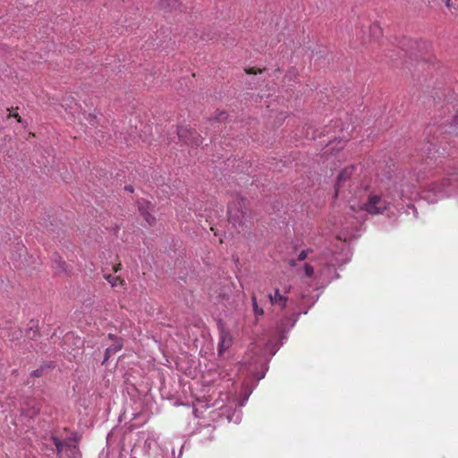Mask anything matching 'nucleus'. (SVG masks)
I'll use <instances>...</instances> for the list:
<instances>
[{
  "label": "nucleus",
  "mask_w": 458,
  "mask_h": 458,
  "mask_svg": "<svg viewBox=\"0 0 458 458\" xmlns=\"http://www.w3.org/2000/svg\"><path fill=\"white\" fill-rule=\"evenodd\" d=\"M355 169L354 165H350L340 172L335 186V197L348 200L353 211L364 210L371 215L383 213L389 208V203L377 194L370 193L363 203H356L353 199L360 191L352 178Z\"/></svg>",
  "instance_id": "f257e3e1"
},
{
  "label": "nucleus",
  "mask_w": 458,
  "mask_h": 458,
  "mask_svg": "<svg viewBox=\"0 0 458 458\" xmlns=\"http://www.w3.org/2000/svg\"><path fill=\"white\" fill-rule=\"evenodd\" d=\"M246 202L247 200L243 198H236L233 202L229 204V219L233 223V225H242L248 217V208Z\"/></svg>",
  "instance_id": "f03ea898"
},
{
  "label": "nucleus",
  "mask_w": 458,
  "mask_h": 458,
  "mask_svg": "<svg viewBox=\"0 0 458 458\" xmlns=\"http://www.w3.org/2000/svg\"><path fill=\"white\" fill-rule=\"evenodd\" d=\"M177 134L178 137L187 144L199 146L202 143V138L198 134V132L186 126L178 127Z\"/></svg>",
  "instance_id": "7ed1b4c3"
},
{
  "label": "nucleus",
  "mask_w": 458,
  "mask_h": 458,
  "mask_svg": "<svg viewBox=\"0 0 458 458\" xmlns=\"http://www.w3.org/2000/svg\"><path fill=\"white\" fill-rule=\"evenodd\" d=\"M42 407V401L38 398H27L21 404V412L29 417H36Z\"/></svg>",
  "instance_id": "20e7f679"
},
{
  "label": "nucleus",
  "mask_w": 458,
  "mask_h": 458,
  "mask_svg": "<svg viewBox=\"0 0 458 458\" xmlns=\"http://www.w3.org/2000/svg\"><path fill=\"white\" fill-rule=\"evenodd\" d=\"M233 343V338L231 332L226 329L223 325L220 326L219 343H218V354L222 355L228 350Z\"/></svg>",
  "instance_id": "39448f33"
},
{
  "label": "nucleus",
  "mask_w": 458,
  "mask_h": 458,
  "mask_svg": "<svg viewBox=\"0 0 458 458\" xmlns=\"http://www.w3.org/2000/svg\"><path fill=\"white\" fill-rule=\"evenodd\" d=\"M268 298L270 300L271 304H273V305L274 304H277L282 309L286 307V303H287L288 298L285 295H282L280 293L279 289H276L275 294H269Z\"/></svg>",
  "instance_id": "423d86ee"
},
{
  "label": "nucleus",
  "mask_w": 458,
  "mask_h": 458,
  "mask_svg": "<svg viewBox=\"0 0 458 458\" xmlns=\"http://www.w3.org/2000/svg\"><path fill=\"white\" fill-rule=\"evenodd\" d=\"M123 341L120 338L115 337L114 343L112 346H109L106 348L105 352V359L103 363H105L113 354L116 353L118 351H120L123 348Z\"/></svg>",
  "instance_id": "0eeeda50"
},
{
  "label": "nucleus",
  "mask_w": 458,
  "mask_h": 458,
  "mask_svg": "<svg viewBox=\"0 0 458 458\" xmlns=\"http://www.w3.org/2000/svg\"><path fill=\"white\" fill-rule=\"evenodd\" d=\"M105 279L114 287L117 285H123L124 280L120 276H114L111 275H105Z\"/></svg>",
  "instance_id": "6e6552de"
},
{
  "label": "nucleus",
  "mask_w": 458,
  "mask_h": 458,
  "mask_svg": "<svg viewBox=\"0 0 458 458\" xmlns=\"http://www.w3.org/2000/svg\"><path fill=\"white\" fill-rule=\"evenodd\" d=\"M231 292H232L231 286L225 285V286L221 287L220 292L218 293V298L223 301H227L230 298Z\"/></svg>",
  "instance_id": "1a4fd4ad"
},
{
  "label": "nucleus",
  "mask_w": 458,
  "mask_h": 458,
  "mask_svg": "<svg viewBox=\"0 0 458 458\" xmlns=\"http://www.w3.org/2000/svg\"><path fill=\"white\" fill-rule=\"evenodd\" d=\"M152 208L151 203L147 200L139 201V211L141 216H145L146 211H150Z\"/></svg>",
  "instance_id": "9d476101"
},
{
  "label": "nucleus",
  "mask_w": 458,
  "mask_h": 458,
  "mask_svg": "<svg viewBox=\"0 0 458 458\" xmlns=\"http://www.w3.org/2000/svg\"><path fill=\"white\" fill-rule=\"evenodd\" d=\"M251 301H252L254 314L256 316H262L264 314V310L262 308L259 307L258 301H257V297L254 293L251 296Z\"/></svg>",
  "instance_id": "9b49d317"
},
{
  "label": "nucleus",
  "mask_w": 458,
  "mask_h": 458,
  "mask_svg": "<svg viewBox=\"0 0 458 458\" xmlns=\"http://www.w3.org/2000/svg\"><path fill=\"white\" fill-rule=\"evenodd\" d=\"M168 1L169 0H160L161 6L167 11H172L175 9L177 5V1L174 0L173 4H170Z\"/></svg>",
  "instance_id": "f8f14e48"
},
{
  "label": "nucleus",
  "mask_w": 458,
  "mask_h": 458,
  "mask_svg": "<svg viewBox=\"0 0 458 458\" xmlns=\"http://www.w3.org/2000/svg\"><path fill=\"white\" fill-rule=\"evenodd\" d=\"M22 332L20 328H15L12 333L8 335V339L10 341H15L21 337Z\"/></svg>",
  "instance_id": "ddd939ff"
},
{
  "label": "nucleus",
  "mask_w": 458,
  "mask_h": 458,
  "mask_svg": "<svg viewBox=\"0 0 458 458\" xmlns=\"http://www.w3.org/2000/svg\"><path fill=\"white\" fill-rule=\"evenodd\" d=\"M53 441L56 447L57 453H61L64 446H68L66 442L61 441L57 437H53Z\"/></svg>",
  "instance_id": "4468645a"
},
{
  "label": "nucleus",
  "mask_w": 458,
  "mask_h": 458,
  "mask_svg": "<svg viewBox=\"0 0 458 458\" xmlns=\"http://www.w3.org/2000/svg\"><path fill=\"white\" fill-rule=\"evenodd\" d=\"M148 225H153L156 218L151 215L150 211H146L145 216H142Z\"/></svg>",
  "instance_id": "2eb2a0df"
},
{
  "label": "nucleus",
  "mask_w": 458,
  "mask_h": 458,
  "mask_svg": "<svg viewBox=\"0 0 458 458\" xmlns=\"http://www.w3.org/2000/svg\"><path fill=\"white\" fill-rule=\"evenodd\" d=\"M304 272L308 277H311L314 275V268L310 264L304 265Z\"/></svg>",
  "instance_id": "dca6fc26"
},
{
  "label": "nucleus",
  "mask_w": 458,
  "mask_h": 458,
  "mask_svg": "<svg viewBox=\"0 0 458 458\" xmlns=\"http://www.w3.org/2000/svg\"><path fill=\"white\" fill-rule=\"evenodd\" d=\"M245 72L249 75H252V74H259V73H262L263 72V70L261 69H256L254 67H250V68H246L245 70Z\"/></svg>",
  "instance_id": "f3484780"
},
{
  "label": "nucleus",
  "mask_w": 458,
  "mask_h": 458,
  "mask_svg": "<svg viewBox=\"0 0 458 458\" xmlns=\"http://www.w3.org/2000/svg\"><path fill=\"white\" fill-rule=\"evenodd\" d=\"M307 256H308V250H302L298 255V260L302 261V260L306 259Z\"/></svg>",
  "instance_id": "a211bd4d"
},
{
  "label": "nucleus",
  "mask_w": 458,
  "mask_h": 458,
  "mask_svg": "<svg viewBox=\"0 0 458 458\" xmlns=\"http://www.w3.org/2000/svg\"><path fill=\"white\" fill-rule=\"evenodd\" d=\"M216 119L218 120L219 122H223L224 120L226 119V114L224 112H221L219 114L218 117H216Z\"/></svg>",
  "instance_id": "6ab92c4d"
},
{
  "label": "nucleus",
  "mask_w": 458,
  "mask_h": 458,
  "mask_svg": "<svg viewBox=\"0 0 458 458\" xmlns=\"http://www.w3.org/2000/svg\"><path fill=\"white\" fill-rule=\"evenodd\" d=\"M10 116L16 118L18 123H22L21 117L17 113H10Z\"/></svg>",
  "instance_id": "aec40b11"
},
{
  "label": "nucleus",
  "mask_w": 458,
  "mask_h": 458,
  "mask_svg": "<svg viewBox=\"0 0 458 458\" xmlns=\"http://www.w3.org/2000/svg\"><path fill=\"white\" fill-rule=\"evenodd\" d=\"M121 268H122L121 263H118V264L114 265V267H113L114 273H116L119 270H121Z\"/></svg>",
  "instance_id": "412c9836"
},
{
  "label": "nucleus",
  "mask_w": 458,
  "mask_h": 458,
  "mask_svg": "<svg viewBox=\"0 0 458 458\" xmlns=\"http://www.w3.org/2000/svg\"><path fill=\"white\" fill-rule=\"evenodd\" d=\"M445 4L446 5V7L450 8L451 7V0H442Z\"/></svg>",
  "instance_id": "4be33fe9"
},
{
  "label": "nucleus",
  "mask_w": 458,
  "mask_h": 458,
  "mask_svg": "<svg viewBox=\"0 0 458 458\" xmlns=\"http://www.w3.org/2000/svg\"><path fill=\"white\" fill-rule=\"evenodd\" d=\"M63 106L65 108V110H68V107H69V108H72V104H71V103H68V104H63Z\"/></svg>",
  "instance_id": "5701e85b"
},
{
  "label": "nucleus",
  "mask_w": 458,
  "mask_h": 458,
  "mask_svg": "<svg viewBox=\"0 0 458 458\" xmlns=\"http://www.w3.org/2000/svg\"><path fill=\"white\" fill-rule=\"evenodd\" d=\"M289 264H290V266H292V267H295V266H296V261H295L294 259H291V260L289 261Z\"/></svg>",
  "instance_id": "b1692460"
},
{
  "label": "nucleus",
  "mask_w": 458,
  "mask_h": 458,
  "mask_svg": "<svg viewBox=\"0 0 458 458\" xmlns=\"http://www.w3.org/2000/svg\"><path fill=\"white\" fill-rule=\"evenodd\" d=\"M125 190H127L128 191H131V192L133 191V188L131 186H126Z\"/></svg>",
  "instance_id": "393cba45"
},
{
  "label": "nucleus",
  "mask_w": 458,
  "mask_h": 458,
  "mask_svg": "<svg viewBox=\"0 0 458 458\" xmlns=\"http://www.w3.org/2000/svg\"><path fill=\"white\" fill-rule=\"evenodd\" d=\"M67 101L71 102V104H74L75 106L77 105L76 102L74 101L73 98H68Z\"/></svg>",
  "instance_id": "a878e982"
},
{
  "label": "nucleus",
  "mask_w": 458,
  "mask_h": 458,
  "mask_svg": "<svg viewBox=\"0 0 458 458\" xmlns=\"http://www.w3.org/2000/svg\"><path fill=\"white\" fill-rule=\"evenodd\" d=\"M34 375H35L36 377H39L41 374H40L39 370H35V371H34Z\"/></svg>",
  "instance_id": "bb28decb"
},
{
  "label": "nucleus",
  "mask_w": 458,
  "mask_h": 458,
  "mask_svg": "<svg viewBox=\"0 0 458 458\" xmlns=\"http://www.w3.org/2000/svg\"><path fill=\"white\" fill-rule=\"evenodd\" d=\"M109 338L113 339L114 338V335L112 334H109L108 335Z\"/></svg>",
  "instance_id": "cd10ccee"
},
{
  "label": "nucleus",
  "mask_w": 458,
  "mask_h": 458,
  "mask_svg": "<svg viewBox=\"0 0 458 458\" xmlns=\"http://www.w3.org/2000/svg\"><path fill=\"white\" fill-rule=\"evenodd\" d=\"M70 338H71V336L68 335L65 336V340H69Z\"/></svg>",
  "instance_id": "c85d7f7f"
}]
</instances>
